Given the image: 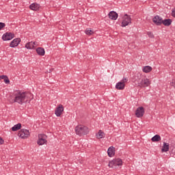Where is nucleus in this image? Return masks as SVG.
I'll use <instances>...</instances> for the list:
<instances>
[{
    "label": "nucleus",
    "instance_id": "obj_1",
    "mask_svg": "<svg viewBox=\"0 0 175 175\" xmlns=\"http://www.w3.org/2000/svg\"><path fill=\"white\" fill-rule=\"evenodd\" d=\"M31 99H33V95L31 92L16 90L10 96L8 100L12 104L18 103V105H23V103H27V102L29 103Z\"/></svg>",
    "mask_w": 175,
    "mask_h": 175
},
{
    "label": "nucleus",
    "instance_id": "obj_2",
    "mask_svg": "<svg viewBox=\"0 0 175 175\" xmlns=\"http://www.w3.org/2000/svg\"><path fill=\"white\" fill-rule=\"evenodd\" d=\"M75 132L79 136H84V135H88L90 130L88 129V127L80 124L75 127Z\"/></svg>",
    "mask_w": 175,
    "mask_h": 175
},
{
    "label": "nucleus",
    "instance_id": "obj_3",
    "mask_svg": "<svg viewBox=\"0 0 175 175\" xmlns=\"http://www.w3.org/2000/svg\"><path fill=\"white\" fill-rule=\"evenodd\" d=\"M46 143H47V135L44 134H39L37 144L39 146H43V144H46Z\"/></svg>",
    "mask_w": 175,
    "mask_h": 175
},
{
    "label": "nucleus",
    "instance_id": "obj_4",
    "mask_svg": "<svg viewBox=\"0 0 175 175\" xmlns=\"http://www.w3.org/2000/svg\"><path fill=\"white\" fill-rule=\"evenodd\" d=\"M129 24H132V18L126 14L123 17L121 27H126L127 25H129Z\"/></svg>",
    "mask_w": 175,
    "mask_h": 175
},
{
    "label": "nucleus",
    "instance_id": "obj_5",
    "mask_svg": "<svg viewBox=\"0 0 175 175\" xmlns=\"http://www.w3.org/2000/svg\"><path fill=\"white\" fill-rule=\"evenodd\" d=\"M138 84L139 87L141 88H146V87H149L150 84H151V82H150V79L147 78H142Z\"/></svg>",
    "mask_w": 175,
    "mask_h": 175
},
{
    "label": "nucleus",
    "instance_id": "obj_6",
    "mask_svg": "<svg viewBox=\"0 0 175 175\" xmlns=\"http://www.w3.org/2000/svg\"><path fill=\"white\" fill-rule=\"evenodd\" d=\"M122 165V160L121 159H115L109 163V167H114V166H121Z\"/></svg>",
    "mask_w": 175,
    "mask_h": 175
},
{
    "label": "nucleus",
    "instance_id": "obj_7",
    "mask_svg": "<svg viewBox=\"0 0 175 175\" xmlns=\"http://www.w3.org/2000/svg\"><path fill=\"white\" fill-rule=\"evenodd\" d=\"M29 131L24 129H21L18 133V136H19V137H21V139H27V137H29Z\"/></svg>",
    "mask_w": 175,
    "mask_h": 175
},
{
    "label": "nucleus",
    "instance_id": "obj_8",
    "mask_svg": "<svg viewBox=\"0 0 175 175\" xmlns=\"http://www.w3.org/2000/svg\"><path fill=\"white\" fill-rule=\"evenodd\" d=\"M144 107H139L135 111V116L137 117V118H140L144 116Z\"/></svg>",
    "mask_w": 175,
    "mask_h": 175
},
{
    "label": "nucleus",
    "instance_id": "obj_9",
    "mask_svg": "<svg viewBox=\"0 0 175 175\" xmlns=\"http://www.w3.org/2000/svg\"><path fill=\"white\" fill-rule=\"evenodd\" d=\"M152 21L156 25H162L163 19H162V17L157 15L152 18Z\"/></svg>",
    "mask_w": 175,
    "mask_h": 175
},
{
    "label": "nucleus",
    "instance_id": "obj_10",
    "mask_svg": "<svg viewBox=\"0 0 175 175\" xmlns=\"http://www.w3.org/2000/svg\"><path fill=\"white\" fill-rule=\"evenodd\" d=\"M64 111V105H59L57 107H56L55 111V114L57 116V117H61V115L62 114V112Z\"/></svg>",
    "mask_w": 175,
    "mask_h": 175
},
{
    "label": "nucleus",
    "instance_id": "obj_11",
    "mask_svg": "<svg viewBox=\"0 0 175 175\" xmlns=\"http://www.w3.org/2000/svg\"><path fill=\"white\" fill-rule=\"evenodd\" d=\"M14 38V33L7 32L4 33L2 36L3 40H12Z\"/></svg>",
    "mask_w": 175,
    "mask_h": 175
},
{
    "label": "nucleus",
    "instance_id": "obj_12",
    "mask_svg": "<svg viewBox=\"0 0 175 175\" xmlns=\"http://www.w3.org/2000/svg\"><path fill=\"white\" fill-rule=\"evenodd\" d=\"M29 9H31V10H34L35 12H39V10L42 9V7L36 3H33L29 5Z\"/></svg>",
    "mask_w": 175,
    "mask_h": 175
},
{
    "label": "nucleus",
    "instance_id": "obj_13",
    "mask_svg": "<svg viewBox=\"0 0 175 175\" xmlns=\"http://www.w3.org/2000/svg\"><path fill=\"white\" fill-rule=\"evenodd\" d=\"M20 42H21V39L20 38L14 39L10 44V47H17L18 44H20Z\"/></svg>",
    "mask_w": 175,
    "mask_h": 175
},
{
    "label": "nucleus",
    "instance_id": "obj_14",
    "mask_svg": "<svg viewBox=\"0 0 175 175\" xmlns=\"http://www.w3.org/2000/svg\"><path fill=\"white\" fill-rule=\"evenodd\" d=\"M108 16L111 20H116V18H118V14L114 11H111Z\"/></svg>",
    "mask_w": 175,
    "mask_h": 175
},
{
    "label": "nucleus",
    "instance_id": "obj_15",
    "mask_svg": "<svg viewBox=\"0 0 175 175\" xmlns=\"http://www.w3.org/2000/svg\"><path fill=\"white\" fill-rule=\"evenodd\" d=\"M107 154H108V156L110 157H114V154H116V150L114 147L113 146L109 147L107 150Z\"/></svg>",
    "mask_w": 175,
    "mask_h": 175
},
{
    "label": "nucleus",
    "instance_id": "obj_16",
    "mask_svg": "<svg viewBox=\"0 0 175 175\" xmlns=\"http://www.w3.org/2000/svg\"><path fill=\"white\" fill-rule=\"evenodd\" d=\"M36 53L38 55H40L41 57H43V55H44V54H46V51L42 47L37 48Z\"/></svg>",
    "mask_w": 175,
    "mask_h": 175
},
{
    "label": "nucleus",
    "instance_id": "obj_17",
    "mask_svg": "<svg viewBox=\"0 0 175 175\" xmlns=\"http://www.w3.org/2000/svg\"><path fill=\"white\" fill-rule=\"evenodd\" d=\"M170 147V145L166 142H163V146L161 149L162 152H167L169 151V148Z\"/></svg>",
    "mask_w": 175,
    "mask_h": 175
},
{
    "label": "nucleus",
    "instance_id": "obj_18",
    "mask_svg": "<svg viewBox=\"0 0 175 175\" xmlns=\"http://www.w3.org/2000/svg\"><path fill=\"white\" fill-rule=\"evenodd\" d=\"M172 21L170 18L163 20L162 24L165 27H170L172 25Z\"/></svg>",
    "mask_w": 175,
    "mask_h": 175
},
{
    "label": "nucleus",
    "instance_id": "obj_19",
    "mask_svg": "<svg viewBox=\"0 0 175 175\" xmlns=\"http://www.w3.org/2000/svg\"><path fill=\"white\" fill-rule=\"evenodd\" d=\"M116 90H124L125 88V83H122V82H118L116 85Z\"/></svg>",
    "mask_w": 175,
    "mask_h": 175
},
{
    "label": "nucleus",
    "instance_id": "obj_20",
    "mask_svg": "<svg viewBox=\"0 0 175 175\" xmlns=\"http://www.w3.org/2000/svg\"><path fill=\"white\" fill-rule=\"evenodd\" d=\"M19 129H21V124L18 123L17 124H15L12 128V131L13 132H16V131H18Z\"/></svg>",
    "mask_w": 175,
    "mask_h": 175
},
{
    "label": "nucleus",
    "instance_id": "obj_21",
    "mask_svg": "<svg viewBox=\"0 0 175 175\" xmlns=\"http://www.w3.org/2000/svg\"><path fill=\"white\" fill-rule=\"evenodd\" d=\"M151 70H152V67L150 66H146L143 68V72H144V73H150Z\"/></svg>",
    "mask_w": 175,
    "mask_h": 175
},
{
    "label": "nucleus",
    "instance_id": "obj_22",
    "mask_svg": "<svg viewBox=\"0 0 175 175\" xmlns=\"http://www.w3.org/2000/svg\"><path fill=\"white\" fill-rule=\"evenodd\" d=\"M96 137L98 139H103V137H105V133H103V131H102L101 130H100L97 134L96 135Z\"/></svg>",
    "mask_w": 175,
    "mask_h": 175
},
{
    "label": "nucleus",
    "instance_id": "obj_23",
    "mask_svg": "<svg viewBox=\"0 0 175 175\" xmlns=\"http://www.w3.org/2000/svg\"><path fill=\"white\" fill-rule=\"evenodd\" d=\"M151 140L152 142H161V135H155L153 137H152Z\"/></svg>",
    "mask_w": 175,
    "mask_h": 175
},
{
    "label": "nucleus",
    "instance_id": "obj_24",
    "mask_svg": "<svg viewBox=\"0 0 175 175\" xmlns=\"http://www.w3.org/2000/svg\"><path fill=\"white\" fill-rule=\"evenodd\" d=\"M25 47L26 49H27L28 50H31L32 49H34L33 48V42H28L25 44Z\"/></svg>",
    "mask_w": 175,
    "mask_h": 175
},
{
    "label": "nucleus",
    "instance_id": "obj_25",
    "mask_svg": "<svg viewBox=\"0 0 175 175\" xmlns=\"http://www.w3.org/2000/svg\"><path fill=\"white\" fill-rule=\"evenodd\" d=\"M85 33L86 35H89L91 36L92 35V33H94V31H92V30L88 29L87 30H85Z\"/></svg>",
    "mask_w": 175,
    "mask_h": 175
},
{
    "label": "nucleus",
    "instance_id": "obj_26",
    "mask_svg": "<svg viewBox=\"0 0 175 175\" xmlns=\"http://www.w3.org/2000/svg\"><path fill=\"white\" fill-rule=\"evenodd\" d=\"M5 27H6V24H5V23L0 22V31H2Z\"/></svg>",
    "mask_w": 175,
    "mask_h": 175
},
{
    "label": "nucleus",
    "instance_id": "obj_27",
    "mask_svg": "<svg viewBox=\"0 0 175 175\" xmlns=\"http://www.w3.org/2000/svg\"><path fill=\"white\" fill-rule=\"evenodd\" d=\"M4 83H5V84H9L10 83V80H9V78L6 75L4 78Z\"/></svg>",
    "mask_w": 175,
    "mask_h": 175
},
{
    "label": "nucleus",
    "instance_id": "obj_28",
    "mask_svg": "<svg viewBox=\"0 0 175 175\" xmlns=\"http://www.w3.org/2000/svg\"><path fill=\"white\" fill-rule=\"evenodd\" d=\"M147 35H148L150 38H154V34H152V32H151V31H148Z\"/></svg>",
    "mask_w": 175,
    "mask_h": 175
},
{
    "label": "nucleus",
    "instance_id": "obj_29",
    "mask_svg": "<svg viewBox=\"0 0 175 175\" xmlns=\"http://www.w3.org/2000/svg\"><path fill=\"white\" fill-rule=\"evenodd\" d=\"M120 82L122 83V84H125V83L128 82V79L126 78H123Z\"/></svg>",
    "mask_w": 175,
    "mask_h": 175
},
{
    "label": "nucleus",
    "instance_id": "obj_30",
    "mask_svg": "<svg viewBox=\"0 0 175 175\" xmlns=\"http://www.w3.org/2000/svg\"><path fill=\"white\" fill-rule=\"evenodd\" d=\"M171 87H174L175 88V79L172 80V81L170 83Z\"/></svg>",
    "mask_w": 175,
    "mask_h": 175
},
{
    "label": "nucleus",
    "instance_id": "obj_31",
    "mask_svg": "<svg viewBox=\"0 0 175 175\" xmlns=\"http://www.w3.org/2000/svg\"><path fill=\"white\" fill-rule=\"evenodd\" d=\"M172 17H175V8L172 10Z\"/></svg>",
    "mask_w": 175,
    "mask_h": 175
},
{
    "label": "nucleus",
    "instance_id": "obj_32",
    "mask_svg": "<svg viewBox=\"0 0 175 175\" xmlns=\"http://www.w3.org/2000/svg\"><path fill=\"white\" fill-rule=\"evenodd\" d=\"M3 143H5V141L0 137V144H3Z\"/></svg>",
    "mask_w": 175,
    "mask_h": 175
},
{
    "label": "nucleus",
    "instance_id": "obj_33",
    "mask_svg": "<svg viewBox=\"0 0 175 175\" xmlns=\"http://www.w3.org/2000/svg\"><path fill=\"white\" fill-rule=\"evenodd\" d=\"M5 77H6V75H1V76H0V80H4Z\"/></svg>",
    "mask_w": 175,
    "mask_h": 175
},
{
    "label": "nucleus",
    "instance_id": "obj_34",
    "mask_svg": "<svg viewBox=\"0 0 175 175\" xmlns=\"http://www.w3.org/2000/svg\"><path fill=\"white\" fill-rule=\"evenodd\" d=\"M36 44V42H33V48L35 49V45Z\"/></svg>",
    "mask_w": 175,
    "mask_h": 175
}]
</instances>
